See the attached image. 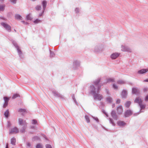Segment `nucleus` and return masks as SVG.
Masks as SVG:
<instances>
[{"label":"nucleus","mask_w":148,"mask_h":148,"mask_svg":"<svg viewBox=\"0 0 148 148\" xmlns=\"http://www.w3.org/2000/svg\"><path fill=\"white\" fill-rule=\"evenodd\" d=\"M12 43L14 45L15 47L17 49V52L18 53V54L19 56V57L21 58H22L24 57V56L23 54L22 51L20 49H19V47L18 46L16 42L12 40Z\"/></svg>","instance_id":"obj_1"},{"label":"nucleus","mask_w":148,"mask_h":148,"mask_svg":"<svg viewBox=\"0 0 148 148\" xmlns=\"http://www.w3.org/2000/svg\"><path fill=\"white\" fill-rule=\"evenodd\" d=\"M51 91L55 96L58 97H60L62 99H64V98L63 96L61 95L58 92V91H56L54 89H51Z\"/></svg>","instance_id":"obj_2"},{"label":"nucleus","mask_w":148,"mask_h":148,"mask_svg":"<svg viewBox=\"0 0 148 148\" xmlns=\"http://www.w3.org/2000/svg\"><path fill=\"white\" fill-rule=\"evenodd\" d=\"M1 25L8 32H10L11 31V27L9 25L4 22L1 23Z\"/></svg>","instance_id":"obj_3"},{"label":"nucleus","mask_w":148,"mask_h":148,"mask_svg":"<svg viewBox=\"0 0 148 148\" xmlns=\"http://www.w3.org/2000/svg\"><path fill=\"white\" fill-rule=\"evenodd\" d=\"M18 132V130L16 127L12 128L9 130V134H16Z\"/></svg>","instance_id":"obj_4"},{"label":"nucleus","mask_w":148,"mask_h":148,"mask_svg":"<svg viewBox=\"0 0 148 148\" xmlns=\"http://www.w3.org/2000/svg\"><path fill=\"white\" fill-rule=\"evenodd\" d=\"M47 3V2L45 1H44L42 2V5L43 6V10L42 11V13H40L39 14L38 16H41L42 14H43L44 10L46 8V5Z\"/></svg>","instance_id":"obj_5"},{"label":"nucleus","mask_w":148,"mask_h":148,"mask_svg":"<svg viewBox=\"0 0 148 148\" xmlns=\"http://www.w3.org/2000/svg\"><path fill=\"white\" fill-rule=\"evenodd\" d=\"M94 99L98 100H100L103 98V97L101 95L97 93L94 95Z\"/></svg>","instance_id":"obj_6"},{"label":"nucleus","mask_w":148,"mask_h":148,"mask_svg":"<svg viewBox=\"0 0 148 148\" xmlns=\"http://www.w3.org/2000/svg\"><path fill=\"white\" fill-rule=\"evenodd\" d=\"M18 123L20 125H23L25 126L26 125L27 123L25 121H23V120L21 118H19L18 119Z\"/></svg>","instance_id":"obj_7"},{"label":"nucleus","mask_w":148,"mask_h":148,"mask_svg":"<svg viewBox=\"0 0 148 148\" xmlns=\"http://www.w3.org/2000/svg\"><path fill=\"white\" fill-rule=\"evenodd\" d=\"M119 55V54L117 53H115L112 54L111 56V58L112 59H114L118 57Z\"/></svg>","instance_id":"obj_8"},{"label":"nucleus","mask_w":148,"mask_h":148,"mask_svg":"<svg viewBox=\"0 0 148 148\" xmlns=\"http://www.w3.org/2000/svg\"><path fill=\"white\" fill-rule=\"evenodd\" d=\"M132 93L133 94H138L140 93V91L136 88H134L132 89Z\"/></svg>","instance_id":"obj_9"},{"label":"nucleus","mask_w":148,"mask_h":148,"mask_svg":"<svg viewBox=\"0 0 148 148\" xmlns=\"http://www.w3.org/2000/svg\"><path fill=\"white\" fill-rule=\"evenodd\" d=\"M117 111L118 114H121L123 112L122 107L121 106H119L117 108Z\"/></svg>","instance_id":"obj_10"},{"label":"nucleus","mask_w":148,"mask_h":148,"mask_svg":"<svg viewBox=\"0 0 148 148\" xmlns=\"http://www.w3.org/2000/svg\"><path fill=\"white\" fill-rule=\"evenodd\" d=\"M132 114L131 110H127L125 113V117H127L131 115Z\"/></svg>","instance_id":"obj_11"},{"label":"nucleus","mask_w":148,"mask_h":148,"mask_svg":"<svg viewBox=\"0 0 148 148\" xmlns=\"http://www.w3.org/2000/svg\"><path fill=\"white\" fill-rule=\"evenodd\" d=\"M117 125L120 126H124L126 125V123L124 121H119L117 122Z\"/></svg>","instance_id":"obj_12"},{"label":"nucleus","mask_w":148,"mask_h":148,"mask_svg":"<svg viewBox=\"0 0 148 148\" xmlns=\"http://www.w3.org/2000/svg\"><path fill=\"white\" fill-rule=\"evenodd\" d=\"M134 102L136 103H138L140 105L142 103V101L141 98L138 97L135 100Z\"/></svg>","instance_id":"obj_13"},{"label":"nucleus","mask_w":148,"mask_h":148,"mask_svg":"<svg viewBox=\"0 0 148 148\" xmlns=\"http://www.w3.org/2000/svg\"><path fill=\"white\" fill-rule=\"evenodd\" d=\"M148 71V69H141L140 71H139L138 73L140 74H143V73H144L147 71Z\"/></svg>","instance_id":"obj_14"},{"label":"nucleus","mask_w":148,"mask_h":148,"mask_svg":"<svg viewBox=\"0 0 148 148\" xmlns=\"http://www.w3.org/2000/svg\"><path fill=\"white\" fill-rule=\"evenodd\" d=\"M80 63V62L77 60H75L73 62V65L76 66H78L79 65Z\"/></svg>","instance_id":"obj_15"},{"label":"nucleus","mask_w":148,"mask_h":148,"mask_svg":"<svg viewBox=\"0 0 148 148\" xmlns=\"http://www.w3.org/2000/svg\"><path fill=\"white\" fill-rule=\"evenodd\" d=\"M32 17L31 14H29L28 15H27L26 17V21L28 20H32Z\"/></svg>","instance_id":"obj_16"},{"label":"nucleus","mask_w":148,"mask_h":148,"mask_svg":"<svg viewBox=\"0 0 148 148\" xmlns=\"http://www.w3.org/2000/svg\"><path fill=\"white\" fill-rule=\"evenodd\" d=\"M127 94L126 90H123L122 93V96L123 98H125L127 96Z\"/></svg>","instance_id":"obj_17"},{"label":"nucleus","mask_w":148,"mask_h":148,"mask_svg":"<svg viewBox=\"0 0 148 148\" xmlns=\"http://www.w3.org/2000/svg\"><path fill=\"white\" fill-rule=\"evenodd\" d=\"M15 18L16 19L18 20H22V18L20 15L16 14L15 15Z\"/></svg>","instance_id":"obj_18"},{"label":"nucleus","mask_w":148,"mask_h":148,"mask_svg":"<svg viewBox=\"0 0 148 148\" xmlns=\"http://www.w3.org/2000/svg\"><path fill=\"white\" fill-rule=\"evenodd\" d=\"M16 143V139L13 137L11 139V143L13 145H15Z\"/></svg>","instance_id":"obj_19"},{"label":"nucleus","mask_w":148,"mask_h":148,"mask_svg":"<svg viewBox=\"0 0 148 148\" xmlns=\"http://www.w3.org/2000/svg\"><path fill=\"white\" fill-rule=\"evenodd\" d=\"M5 6V4H0V11H4Z\"/></svg>","instance_id":"obj_20"},{"label":"nucleus","mask_w":148,"mask_h":148,"mask_svg":"<svg viewBox=\"0 0 148 148\" xmlns=\"http://www.w3.org/2000/svg\"><path fill=\"white\" fill-rule=\"evenodd\" d=\"M111 115L113 117V118H115L116 119L117 117H116V113L115 111H113L112 112H111Z\"/></svg>","instance_id":"obj_21"},{"label":"nucleus","mask_w":148,"mask_h":148,"mask_svg":"<svg viewBox=\"0 0 148 148\" xmlns=\"http://www.w3.org/2000/svg\"><path fill=\"white\" fill-rule=\"evenodd\" d=\"M90 92L89 93L90 95H92V85H90Z\"/></svg>","instance_id":"obj_22"},{"label":"nucleus","mask_w":148,"mask_h":148,"mask_svg":"<svg viewBox=\"0 0 148 148\" xmlns=\"http://www.w3.org/2000/svg\"><path fill=\"white\" fill-rule=\"evenodd\" d=\"M9 114V112L8 111V110H7L4 113V115L6 117L8 118V116Z\"/></svg>","instance_id":"obj_23"},{"label":"nucleus","mask_w":148,"mask_h":148,"mask_svg":"<svg viewBox=\"0 0 148 148\" xmlns=\"http://www.w3.org/2000/svg\"><path fill=\"white\" fill-rule=\"evenodd\" d=\"M85 119L87 123L90 122V119L89 116L87 115H86L85 116Z\"/></svg>","instance_id":"obj_24"},{"label":"nucleus","mask_w":148,"mask_h":148,"mask_svg":"<svg viewBox=\"0 0 148 148\" xmlns=\"http://www.w3.org/2000/svg\"><path fill=\"white\" fill-rule=\"evenodd\" d=\"M40 140V138L38 136H35L33 138V140L34 141L39 140Z\"/></svg>","instance_id":"obj_25"},{"label":"nucleus","mask_w":148,"mask_h":148,"mask_svg":"<svg viewBox=\"0 0 148 148\" xmlns=\"http://www.w3.org/2000/svg\"><path fill=\"white\" fill-rule=\"evenodd\" d=\"M18 111L20 112H22V114H23L26 112L25 110L22 108H20L19 109Z\"/></svg>","instance_id":"obj_26"},{"label":"nucleus","mask_w":148,"mask_h":148,"mask_svg":"<svg viewBox=\"0 0 148 148\" xmlns=\"http://www.w3.org/2000/svg\"><path fill=\"white\" fill-rule=\"evenodd\" d=\"M3 99H4L5 103H8V102L9 100V98H8L7 97H3Z\"/></svg>","instance_id":"obj_27"},{"label":"nucleus","mask_w":148,"mask_h":148,"mask_svg":"<svg viewBox=\"0 0 148 148\" xmlns=\"http://www.w3.org/2000/svg\"><path fill=\"white\" fill-rule=\"evenodd\" d=\"M36 148H43L42 145L40 143H38L37 144L36 146Z\"/></svg>","instance_id":"obj_28"},{"label":"nucleus","mask_w":148,"mask_h":148,"mask_svg":"<svg viewBox=\"0 0 148 148\" xmlns=\"http://www.w3.org/2000/svg\"><path fill=\"white\" fill-rule=\"evenodd\" d=\"M19 97H20V95L18 94H15L13 95L12 97V98L13 99H14Z\"/></svg>","instance_id":"obj_29"},{"label":"nucleus","mask_w":148,"mask_h":148,"mask_svg":"<svg viewBox=\"0 0 148 148\" xmlns=\"http://www.w3.org/2000/svg\"><path fill=\"white\" fill-rule=\"evenodd\" d=\"M50 56L51 57H53L55 56V54L53 52L51 51L50 50Z\"/></svg>","instance_id":"obj_30"},{"label":"nucleus","mask_w":148,"mask_h":148,"mask_svg":"<svg viewBox=\"0 0 148 148\" xmlns=\"http://www.w3.org/2000/svg\"><path fill=\"white\" fill-rule=\"evenodd\" d=\"M130 104L131 102L130 101H127L125 104V106L127 108H129Z\"/></svg>","instance_id":"obj_31"},{"label":"nucleus","mask_w":148,"mask_h":148,"mask_svg":"<svg viewBox=\"0 0 148 148\" xmlns=\"http://www.w3.org/2000/svg\"><path fill=\"white\" fill-rule=\"evenodd\" d=\"M41 7L40 5H38L36 7L35 9L37 10H39L41 9Z\"/></svg>","instance_id":"obj_32"},{"label":"nucleus","mask_w":148,"mask_h":148,"mask_svg":"<svg viewBox=\"0 0 148 148\" xmlns=\"http://www.w3.org/2000/svg\"><path fill=\"white\" fill-rule=\"evenodd\" d=\"M41 22V21L40 20L38 19H37L35 21H34V22L35 23H38L40 22Z\"/></svg>","instance_id":"obj_33"},{"label":"nucleus","mask_w":148,"mask_h":148,"mask_svg":"<svg viewBox=\"0 0 148 148\" xmlns=\"http://www.w3.org/2000/svg\"><path fill=\"white\" fill-rule=\"evenodd\" d=\"M26 129V127H22V129L21 130V133H23L25 132Z\"/></svg>","instance_id":"obj_34"},{"label":"nucleus","mask_w":148,"mask_h":148,"mask_svg":"<svg viewBox=\"0 0 148 148\" xmlns=\"http://www.w3.org/2000/svg\"><path fill=\"white\" fill-rule=\"evenodd\" d=\"M118 84H123L125 83L122 80H119L117 82Z\"/></svg>","instance_id":"obj_35"},{"label":"nucleus","mask_w":148,"mask_h":148,"mask_svg":"<svg viewBox=\"0 0 148 148\" xmlns=\"http://www.w3.org/2000/svg\"><path fill=\"white\" fill-rule=\"evenodd\" d=\"M79 9L78 8H77L75 9V12L76 13H79Z\"/></svg>","instance_id":"obj_36"},{"label":"nucleus","mask_w":148,"mask_h":148,"mask_svg":"<svg viewBox=\"0 0 148 148\" xmlns=\"http://www.w3.org/2000/svg\"><path fill=\"white\" fill-rule=\"evenodd\" d=\"M139 106H140V108L142 109L144 108L145 107V105L142 104V103L140 104Z\"/></svg>","instance_id":"obj_37"},{"label":"nucleus","mask_w":148,"mask_h":148,"mask_svg":"<svg viewBox=\"0 0 148 148\" xmlns=\"http://www.w3.org/2000/svg\"><path fill=\"white\" fill-rule=\"evenodd\" d=\"M37 123V121L36 120L33 119L32 121V124H36Z\"/></svg>","instance_id":"obj_38"},{"label":"nucleus","mask_w":148,"mask_h":148,"mask_svg":"<svg viewBox=\"0 0 148 148\" xmlns=\"http://www.w3.org/2000/svg\"><path fill=\"white\" fill-rule=\"evenodd\" d=\"M112 99L110 97H108L107 98V100L109 102H111L112 101Z\"/></svg>","instance_id":"obj_39"},{"label":"nucleus","mask_w":148,"mask_h":148,"mask_svg":"<svg viewBox=\"0 0 148 148\" xmlns=\"http://www.w3.org/2000/svg\"><path fill=\"white\" fill-rule=\"evenodd\" d=\"M72 98H73V101H74L75 102V103L77 105L78 104V103L76 101V100L75 99V97L74 96H73V97H72Z\"/></svg>","instance_id":"obj_40"},{"label":"nucleus","mask_w":148,"mask_h":148,"mask_svg":"<svg viewBox=\"0 0 148 148\" xmlns=\"http://www.w3.org/2000/svg\"><path fill=\"white\" fill-rule=\"evenodd\" d=\"M12 125V124L10 121H8L7 126L8 127H10Z\"/></svg>","instance_id":"obj_41"},{"label":"nucleus","mask_w":148,"mask_h":148,"mask_svg":"<svg viewBox=\"0 0 148 148\" xmlns=\"http://www.w3.org/2000/svg\"><path fill=\"white\" fill-rule=\"evenodd\" d=\"M100 79H97V81H96V82H95V84L96 85H97V84H98L100 82Z\"/></svg>","instance_id":"obj_42"},{"label":"nucleus","mask_w":148,"mask_h":148,"mask_svg":"<svg viewBox=\"0 0 148 148\" xmlns=\"http://www.w3.org/2000/svg\"><path fill=\"white\" fill-rule=\"evenodd\" d=\"M10 1L12 3L15 4L16 3V0H11Z\"/></svg>","instance_id":"obj_43"},{"label":"nucleus","mask_w":148,"mask_h":148,"mask_svg":"<svg viewBox=\"0 0 148 148\" xmlns=\"http://www.w3.org/2000/svg\"><path fill=\"white\" fill-rule=\"evenodd\" d=\"M46 148H52L51 146L49 144H47L46 145Z\"/></svg>","instance_id":"obj_44"},{"label":"nucleus","mask_w":148,"mask_h":148,"mask_svg":"<svg viewBox=\"0 0 148 148\" xmlns=\"http://www.w3.org/2000/svg\"><path fill=\"white\" fill-rule=\"evenodd\" d=\"M114 80L112 78H110L108 79V82H114Z\"/></svg>","instance_id":"obj_45"},{"label":"nucleus","mask_w":148,"mask_h":148,"mask_svg":"<svg viewBox=\"0 0 148 148\" xmlns=\"http://www.w3.org/2000/svg\"><path fill=\"white\" fill-rule=\"evenodd\" d=\"M8 103L4 102V104L3 105V107L4 108L8 106Z\"/></svg>","instance_id":"obj_46"},{"label":"nucleus","mask_w":148,"mask_h":148,"mask_svg":"<svg viewBox=\"0 0 148 148\" xmlns=\"http://www.w3.org/2000/svg\"><path fill=\"white\" fill-rule=\"evenodd\" d=\"M113 88L115 89H117L118 88V87L117 86V85L115 84H114L113 85Z\"/></svg>","instance_id":"obj_47"},{"label":"nucleus","mask_w":148,"mask_h":148,"mask_svg":"<svg viewBox=\"0 0 148 148\" xmlns=\"http://www.w3.org/2000/svg\"><path fill=\"white\" fill-rule=\"evenodd\" d=\"M93 119H94L97 122H98L99 121L97 117H93Z\"/></svg>","instance_id":"obj_48"},{"label":"nucleus","mask_w":148,"mask_h":148,"mask_svg":"<svg viewBox=\"0 0 148 148\" xmlns=\"http://www.w3.org/2000/svg\"><path fill=\"white\" fill-rule=\"evenodd\" d=\"M120 100L119 99H117L116 101V103L117 104H119L120 103Z\"/></svg>","instance_id":"obj_49"},{"label":"nucleus","mask_w":148,"mask_h":148,"mask_svg":"<svg viewBox=\"0 0 148 148\" xmlns=\"http://www.w3.org/2000/svg\"><path fill=\"white\" fill-rule=\"evenodd\" d=\"M21 22L24 24L25 25H27L28 24V23L27 22H25V21H21Z\"/></svg>","instance_id":"obj_50"},{"label":"nucleus","mask_w":148,"mask_h":148,"mask_svg":"<svg viewBox=\"0 0 148 148\" xmlns=\"http://www.w3.org/2000/svg\"><path fill=\"white\" fill-rule=\"evenodd\" d=\"M28 147H30L31 145L30 143L29 142H27L26 143Z\"/></svg>","instance_id":"obj_51"},{"label":"nucleus","mask_w":148,"mask_h":148,"mask_svg":"<svg viewBox=\"0 0 148 148\" xmlns=\"http://www.w3.org/2000/svg\"><path fill=\"white\" fill-rule=\"evenodd\" d=\"M145 100L146 101H148V95H147L146 96Z\"/></svg>","instance_id":"obj_52"},{"label":"nucleus","mask_w":148,"mask_h":148,"mask_svg":"<svg viewBox=\"0 0 148 148\" xmlns=\"http://www.w3.org/2000/svg\"><path fill=\"white\" fill-rule=\"evenodd\" d=\"M148 89L147 88H145L143 89V91L144 92H145L148 90Z\"/></svg>","instance_id":"obj_53"},{"label":"nucleus","mask_w":148,"mask_h":148,"mask_svg":"<svg viewBox=\"0 0 148 148\" xmlns=\"http://www.w3.org/2000/svg\"><path fill=\"white\" fill-rule=\"evenodd\" d=\"M8 148V144H7L6 145V148Z\"/></svg>","instance_id":"obj_54"},{"label":"nucleus","mask_w":148,"mask_h":148,"mask_svg":"<svg viewBox=\"0 0 148 148\" xmlns=\"http://www.w3.org/2000/svg\"><path fill=\"white\" fill-rule=\"evenodd\" d=\"M34 127H35V126H32L31 127V128H34Z\"/></svg>","instance_id":"obj_55"},{"label":"nucleus","mask_w":148,"mask_h":148,"mask_svg":"<svg viewBox=\"0 0 148 148\" xmlns=\"http://www.w3.org/2000/svg\"><path fill=\"white\" fill-rule=\"evenodd\" d=\"M145 82H148V79L145 80L144 81Z\"/></svg>","instance_id":"obj_56"},{"label":"nucleus","mask_w":148,"mask_h":148,"mask_svg":"<svg viewBox=\"0 0 148 148\" xmlns=\"http://www.w3.org/2000/svg\"><path fill=\"white\" fill-rule=\"evenodd\" d=\"M4 0H0V1L2 2Z\"/></svg>","instance_id":"obj_57"},{"label":"nucleus","mask_w":148,"mask_h":148,"mask_svg":"<svg viewBox=\"0 0 148 148\" xmlns=\"http://www.w3.org/2000/svg\"><path fill=\"white\" fill-rule=\"evenodd\" d=\"M45 137L46 136H44V138H46Z\"/></svg>","instance_id":"obj_58"},{"label":"nucleus","mask_w":148,"mask_h":148,"mask_svg":"<svg viewBox=\"0 0 148 148\" xmlns=\"http://www.w3.org/2000/svg\"><path fill=\"white\" fill-rule=\"evenodd\" d=\"M14 31L15 32H16V30H15V29H14Z\"/></svg>","instance_id":"obj_59"}]
</instances>
